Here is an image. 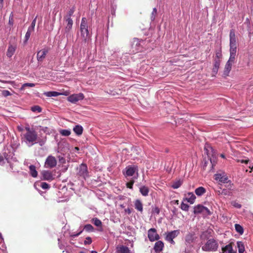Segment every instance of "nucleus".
<instances>
[{"label": "nucleus", "mask_w": 253, "mask_h": 253, "mask_svg": "<svg viewBox=\"0 0 253 253\" xmlns=\"http://www.w3.org/2000/svg\"><path fill=\"white\" fill-rule=\"evenodd\" d=\"M91 19L87 17H83L80 26L81 40L82 44H86L91 41V34L89 32L88 27L91 24Z\"/></svg>", "instance_id": "obj_1"}, {"label": "nucleus", "mask_w": 253, "mask_h": 253, "mask_svg": "<svg viewBox=\"0 0 253 253\" xmlns=\"http://www.w3.org/2000/svg\"><path fill=\"white\" fill-rule=\"evenodd\" d=\"M26 132L23 134V137L27 142L34 144L38 139V134L33 128L29 126L25 127Z\"/></svg>", "instance_id": "obj_2"}, {"label": "nucleus", "mask_w": 253, "mask_h": 253, "mask_svg": "<svg viewBox=\"0 0 253 253\" xmlns=\"http://www.w3.org/2000/svg\"><path fill=\"white\" fill-rule=\"evenodd\" d=\"M219 245L218 242L213 238L208 239L202 247V250L207 252H213L217 250Z\"/></svg>", "instance_id": "obj_3"}, {"label": "nucleus", "mask_w": 253, "mask_h": 253, "mask_svg": "<svg viewBox=\"0 0 253 253\" xmlns=\"http://www.w3.org/2000/svg\"><path fill=\"white\" fill-rule=\"evenodd\" d=\"M184 239L185 245L187 246H191L197 242L198 236L195 232L191 231L185 234Z\"/></svg>", "instance_id": "obj_4"}, {"label": "nucleus", "mask_w": 253, "mask_h": 253, "mask_svg": "<svg viewBox=\"0 0 253 253\" xmlns=\"http://www.w3.org/2000/svg\"><path fill=\"white\" fill-rule=\"evenodd\" d=\"M193 212L195 214L200 213L205 216L211 215L212 214L210 210L201 205H198L195 206L194 208Z\"/></svg>", "instance_id": "obj_5"}, {"label": "nucleus", "mask_w": 253, "mask_h": 253, "mask_svg": "<svg viewBox=\"0 0 253 253\" xmlns=\"http://www.w3.org/2000/svg\"><path fill=\"white\" fill-rule=\"evenodd\" d=\"M138 168L136 165H129L126 168L123 173L125 177L132 176L135 172L138 173Z\"/></svg>", "instance_id": "obj_6"}, {"label": "nucleus", "mask_w": 253, "mask_h": 253, "mask_svg": "<svg viewBox=\"0 0 253 253\" xmlns=\"http://www.w3.org/2000/svg\"><path fill=\"white\" fill-rule=\"evenodd\" d=\"M180 233L179 230H175L166 233L165 240L171 244L174 245L175 242L173 239L176 238Z\"/></svg>", "instance_id": "obj_7"}, {"label": "nucleus", "mask_w": 253, "mask_h": 253, "mask_svg": "<svg viewBox=\"0 0 253 253\" xmlns=\"http://www.w3.org/2000/svg\"><path fill=\"white\" fill-rule=\"evenodd\" d=\"M229 41L230 48H237L238 39L236 36L234 29H231L230 31Z\"/></svg>", "instance_id": "obj_8"}, {"label": "nucleus", "mask_w": 253, "mask_h": 253, "mask_svg": "<svg viewBox=\"0 0 253 253\" xmlns=\"http://www.w3.org/2000/svg\"><path fill=\"white\" fill-rule=\"evenodd\" d=\"M57 165V160L56 158L52 156H48L44 163V167L48 169H52L55 167Z\"/></svg>", "instance_id": "obj_9"}, {"label": "nucleus", "mask_w": 253, "mask_h": 253, "mask_svg": "<svg viewBox=\"0 0 253 253\" xmlns=\"http://www.w3.org/2000/svg\"><path fill=\"white\" fill-rule=\"evenodd\" d=\"M50 49L49 47H44L37 52V58L38 62H43Z\"/></svg>", "instance_id": "obj_10"}, {"label": "nucleus", "mask_w": 253, "mask_h": 253, "mask_svg": "<svg viewBox=\"0 0 253 253\" xmlns=\"http://www.w3.org/2000/svg\"><path fill=\"white\" fill-rule=\"evenodd\" d=\"M148 238L150 241L154 242L159 240L160 237L155 228H151L148 231Z\"/></svg>", "instance_id": "obj_11"}, {"label": "nucleus", "mask_w": 253, "mask_h": 253, "mask_svg": "<svg viewBox=\"0 0 253 253\" xmlns=\"http://www.w3.org/2000/svg\"><path fill=\"white\" fill-rule=\"evenodd\" d=\"M84 98V95L83 93L74 94L68 97V100L72 103H75L79 100H83Z\"/></svg>", "instance_id": "obj_12"}, {"label": "nucleus", "mask_w": 253, "mask_h": 253, "mask_svg": "<svg viewBox=\"0 0 253 253\" xmlns=\"http://www.w3.org/2000/svg\"><path fill=\"white\" fill-rule=\"evenodd\" d=\"M41 174L42 180L52 181L54 179L52 172L49 170H43L41 172Z\"/></svg>", "instance_id": "obj_13"}, {"label": "nucleus", "mask_w": 253, "mask_h": 253, "mask_svg": "<svg viewBox=\"0 0 253 253\" xmlns=\"http://www.w3.org/2000/svg\"><path fill=\"white\" fill-rule=\"evenodd\" d=\"M164 248V244L162 241L158 240L155 244L153 249L156 253L161 252Z\"/></svg>", "instance_id": "obj_14"}, {"label": "nucleus", "mask_w": 253, "mask_h": 253, "mask_svg": "<svg viewBox=\"0 0 253 253\" xmlns=\"http://www.w3.org/2000/svg\"><path fill=\"white\" fill-rule=\"evenodd\" d=\"M78 174L84 178L87 175V168L85 164H82L80 165Z\"/></svg>", "instance_id": "obj_15"}, {"label": "nucleus", "mask_w": 253, "mask_h": 253, "mask_svg": "<svg viewBox=\"0 0 253 253\" xmlns=\"http://www.w3.org/2000/svg\"><path fill=\"white\" fill-rule=\"evenodd\" d=\"M220 62H221L220 59H219L218 58L214 59L213 67L212 71V76H215V75L217 74V73L218 72V69L220 66Z\"/></svg>", "instance_id": "obj_16"}, {"label": "nucleus", "mask_w": 253, "mask_h": 253, "mask_svg": "<svg viewBox=\"0 0 253 253\" xmlns=\"http://www.w3.org/2000/svg\"><path fill=\"white\" fill-rule=\"evenodd\" d=\"M230 57L228 62L234 64L236 57L237 48H230Z\"/></svg>", "instance_id": "obj_17"}, {"label": "nucleus", "mask_w": 253, "mask_h": 253, "mask_svg": "<svg viewBox=\"0 0 253 253\" xmlns=\"http://www.w3.org/2000/svg\"><path fill=\"white\" fill-rule=\"evenodd\" d=\"M116 253H131V252L127 247L120 245L116 247Z\"/></svg>", "instance_id": "obj_18"}, {"label": "nucleus", "mask_w": 253, "mask_h": 253, "mask_svg": "<svg viewBox=\"0 0 253 253\" xmlns=\"http://www.w3.org/2000/svg\"><path fill=\"white\" fill-rule=\"evenodd\" d=\"M232 65L233 63L228 61L227 62L223 71V75L225 76H228L229 75V73L231 70Z\"/></svg>", "instance_id": "obj_19"}, {"label": "nucleus", "mask_w": 253, "mask_h": 253, "mask_svg": "<svg viewBox=\"0 0 253 253\" xmlns=\"http://www.w3.org/2000/svg\"><path fill=\"white\" fill-rule=\"evenodd\" d=\"M16 47V46H13L12 45H10L8 46L7 49V51L6 52V55L8 57H11L15 53Z\"/></svg>", "instance_id": "obj_20"}, {"label": "nucleus", "mask_w": 253, "mask_h": 253, "mask_svg": "<svg viewBox=\"0 0 253 253\" xmlns=\"http://www.w3.org/2000/svg\"><path fill=\"white\" fill-rule=\"evenodd\" d=\"M134 207L135 209L137 210L138 211L142 212L143 205L140 200L137 199L134 202Z\"/></svg>", "instance_id": "obj_21"}, {"label": "nucleus", "mask_w": 253, "mask_h": 253, "mask_svg": "<svg viewBox=\"0 0 253 253\" xmlns=\"http://www.w3.org/2000/svg\"><path fill=\"white\" fill-rule=\"evenodd\" d=\"M73 131L77 135H81L83 132V127L81 125H76L73 128Z\"/></svg>", "instance_id": "obj_22"}, {"label": "nucleus", "mask_w": 253, "mask_h": 253, "mask_svg": "<svg viewBox=\"0 0 253 253\" xmlns=\"http://www.w3.org/2000/svg\"><path fill=\"white\" fill-rule=\"evenodd\" d=\"M30 173L33 177H36L38 176V172L36 170V167L34 165L29 166Z\"/></svg>", "instance_id": "obj_23"}, {"label": "nucleus", "mask_w": 253, "mask_h": 253, "mask_svg": "<svg viewBox=\"0 0 253 253\" xmlns=\"http://www.w3.org/2000/svg\"><path fill=\"white\" fill-rule=\"evenodd\" d=\"M206 189L202 186L196 188L195 190L196 194L198 196L203 195L204 194L206 193Z\"/></svg>", "instance_id": "obj_24"}, {"label": "nucleus", "mask_w": 253, "mask_h": 253, "mask_svg": "<svg viewBox=\"0 0 253 253\" xmlns=\"http://www.w3.org/2000/svg\"><path fill=\"white\" fill-rule=\"evenodd\" d=\"M139 191L144 196H147L148 195L149 189L148 187L143 186L139 188Z\"/></svg>", "instance_id": "obj_25"}, {"label": "nucleus", "mask_w": 253, "mask_h": 253, "mask_svg": "<svg viewBox=\"0 0 253 253\" xmlns=\"http://www.w3.org/2000/svg\"><path fill=\"white\" fill-rule=\"evenodd\" d=\"M195 199L196 196L193 193L190 192L188 193V197L186 198L188 202L192 204L194 203Z\"/></svg>", "instance_id": "obj_26"}, {"label": "nucleus", "mask_w": 253, "mask_h": 253, "mask_svg": "<svg viewBox=\"0 0 253 253\" xmlns=\"http://www.w3.org/2000/svg\"><path fill=\"white\" fill-rule=\"evenodd\" d=\"M237 247L239 253H243L245 251V246L244 243L241 241H238L237 243Z\"/></svg>", "instance_id": "obj_27"}, {"label": "nucleus", "mask_w": 253, "mask_h": 253, "mask_svg": "<svg viewBox=\"0 0 253 253\" xmlns=\"http://www.w3.org/2000/svg\"><path fill=\"white\" fill-rule=\"evenodd\" d=\"M66 22L67 23V26L66 27V30L68 31H70L73 25V20L71 18H68L66 19Z\"/></svg>", "instance_id": "obj_28"}, {"label": "nucleus", "mask_w": 253, "mask_h": 253, "mask_svg": "<svg viewBox=\"0 0 253 253\" xmlns=\"http://www.w3.org/2000/svg\"><path fill=\"white\" fill-rule=\"evenodd\" d=\"M235 228L236 232L239 233L240 235H242L243 234L244 229L240 224H235Z\"/></svg>", "instance_id": "obj_29"}, {"label": "nucleus", "mask_w": 253, "mask_h": 253, "mask_svg": "<svg viewBox=\"0 0 253 253\" xmlns=\"http://www.w3.org/2000/svg\"><path fill=\"white\" fill-rule=\"evenodd\" d=\"M232 249V246L231 244H229L226 246H225L224 247L222 248V253H225L227 252L228 253H229L230 251Z\"/></svg>", "instance_id": "obj_30"}, {"label": "nucleus", "mask_w": 253, "mask_h": 253, "mask_svg": "<svg viewBox=\"0 0 253 253\" xmlns=\"http://www.w3.org/2000/svg\"><path fill=\"white\" fill-rule=\"evenodd\" d=\"M60 133L65 136H68L71 134V131L68 129H61L59 130Z\"/></svg>", "instance_id": "obj_31"}, {"label": "nucleus", "mask_w": 253, "mask_h": 253, "mask_svg": "<svg viewBox=\"0 0 253 253\" xmlns=\"http://www.w3.org/2000/svg\"><path fill=\"white\" fill-rule=\"evenodd\" d=\"M182 184V181L180 180H177L176 181L174 182L172 185L171 187L173 189H177L179 188Z\"/></svg>", "instance_id": "obj_32"}, {"label": "nucleus", "mask_w": 253, "mask_h": 253, "mask_svg": "<svg viewBox=\"0 0 253 253\" xmlns=\"http://www.w3.org/2000/svg\"><path fill=\"white\" fill-rule=\"evenodd\" d=\"M32 32L33 28H28L25 36V42H27L28 41Z\"/></svg>", "instance_id": "obj_33"}, {"label": "nucleus", "mask_w": 253, "mask_h": 253, "mask_svg": "<svg viewBox=\"0 0 253 253\" xmlns=\"http://www.w3.org/2000/svg\"><path fill=\"white\" fill-rule=\"evenodd\" d=\"M92 220L93 223L96 226H100L102 224L101 221L97 218H94Z\"/></svg>", "instance_id": "obj_34"}, {"label": "nucleus", "mask_w": 253, "mask_h": 253, "mask_svg": "<svg viewBox=\"0 0 253 253\" xmlns=\"http://www.w3.org/2000/svg\"><path fill=\"white\" fill-rule=\"evenodd\" d=\"M84 229L87 232H92L93 231V227L91 224H86L84 226Z\"/></svg>", "instance_id": "obj_35"}, {"label": "nucleus", "mask_w": 253, "mask_h": 253, "mask_svg": "<svg viewBox=\"0 0 253 253\" xmlns=\"http://www.w3.org/2000/svg\"><path fill=\"white\" fill-rule=\"evenodd\" d=\"M31 110L34 112H38L40 113L42 112V108L39 106L36 105L32 107Z\"/></svg>", "instance_id": "obj_36"}, {"label": "nucleus", "mask_w": 253, "mask_h": 253, "mask_svg": "<svg viewBox=\"0 0 253 253\" xmlns=\"http://www.w3.org/2000/svg\"><path fill=\"white\" fill-rule=\"evenodd\" d=\"M134 183V180L133 179H131L129 181L126 183V186L127 188L132 189L133 188V185Z\"/></svg>", "instance_id": "obj_37"}, {"label": "nucleus", "mask_w": 253, "mask_h": 253, "mask_svg": "<svg viewBox=\"0 0 253 253\" xmlns=\"http://www.w3.org/2000/svg\"><path fill=\"white\" fill-rule=\"evenodd\" d=\"M231 205L237 209H240L242 207V205L236 201H233L231 202Z\"/></svg>", "instance_id": "obj_38"}, {"label": "nucleus", "mask_w": 253, "mask_h": 253, "mask_svg": "<svg viewBox=\"0 0 253 253\" xmlns=\"http://www.w3.org/2000/svg\"><path fill=\"white\" fill-rule=\"evenodd\" d=\"M189 206L188 205L182 202L180 206V208L182 210L184 211H188L189 210Z\"/></svg>", "instance_id": "obj_39"}, {"label": "nucleus", "mask_w": 253, "mask_h": 253, "mask_svg": "<svg viewBox=\"0 0 253 253\" xmlns=\"http://www.w3.org/2000/svg\"><path fill=\"white\" fill-rule=\"evenodd\" d=\"M35 86V84L33 83H25L22 85L21 89H23L25 87H34Z\"/></svg>", "instance_id": "obj_40"}, {"label": "nucleus", "mask_w": 253, "mask_h": 253, "mask_svg": "<svg viewBox=\"0 0 253 253\" xmlns=\"http://www.w3.org/2000/svg\"><path fill=\"white\" fill-rule=\"evenodd\" d=\"M231 192L226 189H223L221 191V194L224 196H229L231 195Z\"/></svg>", "instance_id": "obj_41"}, {"label": "nucleus", "mask_w": 253, "mask_h": 253, "mask_svg": "<svg viewBox=\"0 0 253 253\" xmlns=\"http://www.w3.org/2000/svg\"><path fill=\"white\" fill-rule=\"evenodd\" d=\"M41 187L43 189H48L50 188L49 185L46 182H42L41 184Z\"/></svg>", "instance_id": "obj_42"}, {"label": "nucleus", "mask_w": 253, "mask_h": 253, "mask_svg": "<svg viewBox=\"0 0 253 253\" xmlns=\"http://www.w3.org/2000/svg\"><path fill=\"white\" fill-rule=\"evenodd\" d=\"M59 93L57 92L56 91H50L47 92V96L51 97V96H57Z\"/></svg>", "instance_id": "obj_43"}, {"label": "nucleus", "mask_w": 253, "mask_h": 253, "mask_svg": "<svg viewBox=\"0 0 253 253\" xmlns=\"http://www.w3.org/2000/svg\"><path fill=\"white\" fill-rule=\"evenodd\" d=\"M92 243L91 238L89 237H87L85 238V240L84 241V244L85 245H89Z\"/></svg>", "instance_id": "obj_44"}, {"label": "nucleus", "mask_w": 253, "mask_h": 253, "mask_svg": "<svg viewBox=\"0 0 253 253\" xmlns=\"http://www.w3.org/2000/svg\"><path fill=\"white\" fill-rule=\"evenodd\" d=\"M75 11V7L72 6L71 7H70L68 12V16H71Z\"/></svg>", "instance_id": "obj_45"}, {"label": "nucleus", "mask_w": 253, "mask_h": 253, "mask_svg": "<svg viewBox=\"0 0 253 253\" xmlns=\"http://www.w3.org/2000/svg\"><path fill=\"white\" fill-rule=\"evenodd\" d=\"M2 94L3 96L6 97L10 95L11 93L8 90H4L2 91Z\"/></svg>", "instance_id": "obj_46"}, {"label": "nucleus", "mask_w": 253, "mask_h": 253, "mask_svg": "<svg viewBox=\"0 0 253 253\" xmlns=\"http://www.w3.org/2000/svg\"><path fill=\"white\" fill-rule=\"evenodd\" d=\"M228 178L227 177L222 176L220 179V182L222 183H227Z\"/></svg>", "instance_id": "obj_47"}, {"label": "nucleus", "mask_w": 253, "mask_h": 253, "mask_svg": "<svg viewBox=\"0 0 253 253\" xmlns=\"http://www.w3.org/2000/svg\"><path fill=\"white\" fill-rule=\"evenodd\" d=\"M208 148L212 149V148L211 147H210L209 145V144H206V145L205 146L204 149L206 151V153H207V155L208 156V157H209V151H208Z\"/></svg>", "instance_id": "obj_48"}, {"label": "nucleus", "mask_w": 253, "mask_h": 253, "mask_svg": "<svg viewBox=\"0 0 253 253\" xmlns=\"http://www.w3.org/2000/svg\"><path fill=\"white\" fill-rule=\"evenodd\" d=\"M208 164V162L207 161H204L203 166H202V169L203 170H206Z\"/></svg>", "instance_id": "obj_49"}, {"label": "nucleus", "mask_w": 253, "mask_h": 253, "mask_svg": "<svg viewBox=\"0 0 253 253\" xmlns=\"http://www.w3.org/2000/svg\"><path fill=\"white\" fill-rule=\"evenodd\" d=\"M214 176H215V178H214L216 180H219V181H220V178L222 177V176L220 174H215Z\"/></svg>", "instance_id": "obj_50"}, {"label": "nucleus", "mask_w": 253, "mask_h": 253, "mask_svg": "<svg viewBox=\"0 0 253 253\" xmlns=\"http://www.w3.org/2000/svg\"><path fill=\"white\" fill-rule=\"evenodd\" d=\"M14 23V20L12 17H10L9 19V24L12 26Z\"/></svg>", "instance_id": "obj_51"}, {"label": "nucleus", "mask_w": 253, "mask_h": 253, "mask_svg": "<svg viewBox=\"0 0 253 253\" xmlns=\"http://www.w3.org/2000/svg\"><path fill=\"white\" fill-rule=\"evenodd\" d=\"M83 232V230H81L80 232H79V233H76V234H72L71 235V237H73V238H75V237H78V236H79L81 233Z\"/></svg>", "instance_id": "obj_52"}, {"label": "nucleus", "mask_w": 253, "mask_h": 253, "mask_svg": "<svg viewBox=\"0 0 253 253\" xmlns=\"http://www.w3.org/2000/svg\"><path fill=\"white\" fill-rule=\"evenodd\" d=\"M36 20V18L32 22L31 27H29V28H33V31H34V27H35V26Z\"/></svg>", "instance_id": "obj_53"}, {"label": "nucleus", "mask_w": 253, "mask_h": 253, "mask_svg": "<svg viewBox=\"0 0 253 253\" xmlns=\"http://www.w3.org/2000/svg\"><path fill=\"white\" fill-rule=\"evenodd\" d=\"M249 161V159L245 160H238V162H241V163H246V164H248Z\"/></svg>", "instance_id": "obj_54"}, {"label": "nucleus", "mask_w": 253, "mask_h": 253, "mask_svg": "<svg viewBox=\"0 0 253 253\" xmlns=\"http://www.w3.org/2000/svg\"><path fill=\"white\" fill-rule=\"evenodd\" d=\"M171 203L173 205H178L179 201L178 200H173L171 202Z\"/></svg>", "instance_id": "obj_55"}, {"label": "nucleus", "mask_w": 253, "mask_h": 253, "mask_svg": "<svg viewBox=\"0 0 253 253\" xmlns=\"http://www.w3.org/2000/svg\"><path fill=\"white\" fill-rule=\"evenodd\" d=\"M59 161L60 162H61L62 163H64L65 162V159L63 157H59Z\"/></svg>", "instance_id": "obj_56"}, {"label": "nucleus", "mask_w": 253, "mask_h": 253, "mask_svg": "<svg viewBox=\"0 0 253 253\" xmlns=\"http://www.w3.org/2000/svg\"><path fill=\"white\" fill-rule=\"evenodd\" d=\"M221 56V54L220 53H217L216 54L215 58H218L220 59V57Z\"/></svg>", "instance_id": "obj_57"}, {"label": "nucleus", "mask_w": 253, "mask_h": 253, "mask_svg": "<svg viewBox=\"0 0 253 253\" xmlns=\"http://www.w3.org/2000/svg\"><path fill=\"white\" fill-rule=\"evenodd\" d=\"M155 211L157 213V214H159V212H160V210H159V209L158 208H156L155 209Z\"/></svg>", "instance_id": "obj_58"}, {"label": "nucleus", "mask_w": 253, "mask_h": 253, "mask_svg": "<svg viewBox=\"0 0 253 253\" xmlns=\"http://www.w3.org/2000/svg\"><path fill=\"white\" fill-rule=\"evenodd\" d=\"M3 161V156L0 154V162H1Z\"/></svg>", "instance_id": "obj_59"}, {"label": "nucleus", "mask_w": 253, "mask_h": 253, "mask_svg": "<svg viewBox=\"0 0 253 253\" xmlns=\"http://www.w3.org/2000/svg\"><path fill=\"white\" fill-rule=\"evenodd\" d=\"M156 11H157V10H156V9L155 8H154V9H153V12H152V15H154V14H156Z\"/></svg>", "instance_id": "obj_60"}, {"label": "nucleus", "mask_w": 253, "mask_h": 253, "mask_svg": "<svg viewBox=\"0 0 253 253\" xmlns=\"http://www.w3.org/2000/svg\"><path fill=\"white\" fill-rule=\"evenodd\" d=\"M236 253V252L234 251L233 250V249H232L231 250V251H230V252H229V253Z\"/></svg>", "instance_id": "obj_61"}, {"label": "nucleus", "mask_w": 253, "mask_h": 253, "mask_svg": "<svg viewBox=\"0 0 253 253\" xmlns=\"http://www.w3.org/2000/svg\"><path fill=\"white\" fill-rule=\"evenodd\" d=\"M3 0H0V4L1 5V6H3Z\"/></svg>", "instance_id": "obj_62"}, {"label": "nucleus", "mask_w": 253, "mask_h": 253, "mask_svg": "<svg viewBox=\"0 0 253 253\" xmlns=\"http://www.w3.org/2000/svg\"><path fill=\"white\" fill-rule=\"evenodd\" d=\"M126 211H127L128 213H130V210L128 209L127 210H126Z\"/></svg>", "instance_id": "obj_63"}, {"label": "nucleus", "mask_w": 253, "mask_h": 253, "mask_svg": "<svg viewBox=\"0 0 253 253\" xmlns=\"http://www.w3.org/2000/svg\"><path fill=\"white\" fill-rule=\"evenodd\" d=\"M220 157H222V158H225V156H224V154H221L220 155Z\"/></svg>", "instance_id": "obj_64"}]
</instances>
